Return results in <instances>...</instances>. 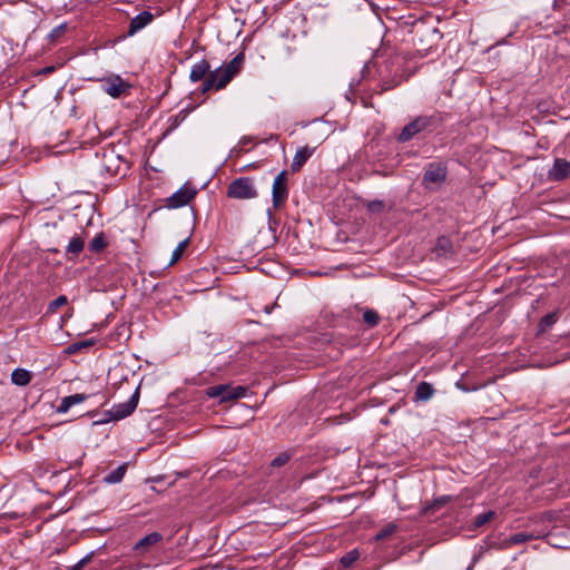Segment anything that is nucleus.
Returning <instances> with one entry per match:
<instances>
[{
    "mask_svg": "<svg viewBox=\"0 0 570 570\" xmlns=\"http://www.w3.org/2000/svg\"><path fill=\"white\" fill-rule=\"evenodd\" d=\"M289 460V455L285 452L278 454L275 459L272 461V466L279 468L286 464Z\"/></svg>",
    "mask_w": 570,
    "mask_h": 570,
    "instance_id": "nucleus-34",
    "label": "nucleus"
},
{
    "mask_svg": "<svg viewBox=\"0 0 570 570\" xmlns=\"http://www.w3.org/2000/svg\"><path fill=\"white\" fill-rule=\"evenodd\" d=\"M258 195L254 179L239 177L234 179L227 188V196L235 199H253Z\"/></svg>",
    "mask_w": 570,
    "mask_h": 570,
    "instance_id": "nucleus-4",
    "label": "nucleus"
},
{
    "mask_svg": "<svg viewBox=\"0 0 570 570\" xmlns=\"http://www.w3.org/2000/svg\"><path fill=\"white\" fill-rule=\"evenodd\" d=\"M108 245V242L104 235V233L97 234L89 243V249L94 253H99L105 249Z\"/></svg>",
    "mask_w": 570,
    "mask_h": 570,
    "instance_id": "nucleus-22",
    "label": "nucleus"
},
{
    "mask_svg": "<svg viewBox=\"0 0 570 570\" xmlns=\"http://www.w3.org/2000/svg\"><path fill=\"white\" fill-rule=\"evenodd\" d=\"M66 31L67 23H60L59 26L55 27L46 37L48 46L57 43L60 40V38L66 33Z\"/></svg>",
    "mask_w": 570,
    "mask_h": 570,
    "instance_id": "nucleus-21",
    "label": "nucleus"
},
{
    "mask_svg": "<svg viewBox=\"0 0 570 570\" xmlns=\"http://www.w3.org/2000/svg\"><path fill=\"white\" fill-rule=\"evenodd\" d=\"M435 252L438 255H448L452 253V243L449 238L442 236L438 238Z\"/></svg>",
    "mask_w": 570,
    "mask_h": 570,
    "instance_id": "nucleus-24",
    "label": "nucleus"
},
{
    "mask_svg": "<svg viewBox=\"0 0 570 570\" xmlns=\"http://www.w3.org/2000/svg\"><path fill=\"white\" fill-rule=\"evenodd\" d=\"M493 517H494L493 511L480 513L474 518L473 524L475 528L483 527L485 523H488L490 520H492Z\"/></svg>",
    "mask_w": 570,
    "mask_h": 570,
    "instance_id": "nucleus-29",
    "label": "nucleus"
},
{
    "mask_svg": "<svg viewBox=\"0 0 570 570\" xmlns=\"http://www.w3.org/2000/svg\"><path fill=\"white\" fill-rule=\"evenodd\" d=\"M442 124V116L440 112H433L432 115H420L409 122L399 134L397 140L400 142H406L414 136L424 131H433Z\"/></svg>",
    "mask_w": 570,
    "mask_h": 570,
    "instance_id": "nucleus-3",
    "label": "nucleus"
},
{
    "mask_svg": "<svg viewBox=\"0 0 570 570\" xmlns=\"http://www.w3.org/2000/svg\"><path fill=\"white\" fill-rule=\"evenodd\" d=\"M85 247V239L80 235H75L70 238L68 245L66 246V255L69 258L77 257Z\"/></svg>",
    "mask_w": 570,
    "mask_h": 570,
    "instance_id": "nucleus-17",
    "label": "nucleus"
},
{
    "mask_svg": "<svg viewBox=\"0 0 570 570\" xmlns=\"http://www.w3.org/2000/svg\"><path fill=\"white\" fill-rule=\"evenodd\" d=\"M395 530H396V525L393 523H390L375 534V540L376 541L385 540L386 538L392 535L395 532Z\"/></svg>",
    "mask_w": 570,
    "mask_h": 570,
    "instance_id": "nucleus-30",
    "label": "nucleus"
},
{
    "mask_svg": "<svg viewBox=\"0 0 570 570\" xmlns=\"http://www.w3.org/2000/svg\"><path fill=\"white\" fill-rule=\"evenodd\" d=\"M197 195V189L186 183L184 184L177 191H175L171 196L166 198V207L168 208H180L189 204L191 199Z\"/></svg>",
    "mask_w": 570,
    "mask_h": 570,
    "instance_id": "nucleus-8",
    "label": "nucleus"
},
{
    "mask_svg": "<svg viewBox=\"0 0 570 570\" xmlns=\"http://www.w3.org/2000/svg\"><path fill=\"white\" fill-rule=\"evenodd\" d=\"M139 401V389L137 387L130 399L125 402L116 405L110 412L112 420H121L130 415L137 407Z\"/></svg>",
    "mask_w": 570,
    "mask_h": 570,
    "instance_id": "nucleus-10",
    "label": "nucleus"
},
{
    "mask_svg": "<svg viewBox=\"0 0 570 570\" xmlns=\"http://www.w3.org/2000/svg\"><path fill=\"white\" fill-rule=\"evenodd\" d=\"M126 471H127V463H124V464L119 465L117 469H115L114 471H111L108 475H106L105 482L109 483V484H115V483L120 482L124 479Z\"/></svg>",
    "mask_w": 570,
    "mask_h": 570,
    "instance_id": "nucleus-20",
    "label": "nucleus"
},
{
    "mask_svg": "<svg viewBox=\"0 0 570 570\" xmlns=\"http://www.w3.org/2000/svg\"><path fill=\"white\" fill-rule=\"evenodd\" d=\"M402 76L395 73L391 79H382L381 91H387L397 87L402 82Z\"/></svg>",
    "mask_w": 570,
    "mask_h": 570,
    "instance_id": "nucleus-25",
    "label": "nucleus"
},
{
    "mask_svg": "<svg viewBox=\"0 0 570 570\" xmlns=\"http://www.w3.org/2000/svg\"><path fill=\"white\" fill-rule=\"evenodd\" d=\"M67 297L65 295H60L55 301H52L48 306L49 313H55L59 307L67 304Z\"/></svg>",
    "mask_w": 570,
    "mask_h": 570,
    "instance_id": "nucleus-33",
    "label": "nucleus"
},
{
    "mask_svg": "<svg viewBox=\"0 0 570 570\" xmlns=\"http://www.w3.org/2000/svg\"><path fill=\"white\" fill-rule=\"evenodd\" d=\"M91 554H88L80 559L75 566H72L69 570H82L85 566L90 561Z\"/></svg>",
    "mask_w": 570,
    "mask_h": 570,
    "instance_id": "nucleus-37",
    "label": "nucleus"
},
{
    "mask_svg": "<svg viewBox=\"0 0 570 570\" xmlns=\"http://www.w3.org/2000/svg\"><path fill=\"white\" fill-rule=\"evenodd\" d=\"M163 540V534L159 532H151L135 543L132 550L137 556H145L150 549Z\"/></svg>",
    "mask_w": 570,
    "mask_h": 570,
    "instance_id": "nucleus-11",
    "label": "nucleus"
},
{
    "mask_svg": "<svg viewBox=\"0 0 570 570\" xmlns=\"http://www.w3.org/2000/svg\"><path fill=\"white\" fill-rule=\"evenodd\" d=\"M39 222H42L40 226V234L43 237V249L47 252L58 253V248L55 245L60 244L67 238V233L62 218L58 212H50L43 209L38 217Z\"/></svg>",
    "mask_w": 570,
    "mask_h": 570,
    "instance_id": "nucleus-1",
    "label": "nucleus"
},
{
    "mask_svg": "<svg viewBox=\"0 0 570 570\" xmlns=\"http://www.w3.org/2000/svg\"><path fill=\"white\" fill-rule=\"evenodd\" d=\"M244 60V52H239L226 66L216 68L214 71L209 72L202 85L200 92L206 94L210 90L218 91L224 89L232 79L239 73Z\"/></svg>",
    "mask_w": 570,
    "mask_h": 570,
    "instance_id": "nucleus-2",
    "label": "nucleus"
},
{
    "mask_svg": "<svg viewBox=\"0 0 570 570\" xmlns=\"http://www.w3.org/2000/svg\"><path fill=\"white\" fill-rule=\"evenodd\" d=\"M188 243H189V239L186 238L177 245V247L174 249V252L171 254L169 265H173L180 259V257L183 256L184 252L186 250V248L188 246Z\"/></svg>",
    "mask_w": 570,
    "mask_h": 570,
    "instance_id": "nucleus-27",
    "label": "nucleus"
},
{
    "mask_svg": "<svg viewBox=\"0 0 570 570\" xmlns=\"http://www.w3.org/2000/svg\"><path fill=\"white\" fill-rule=\"evenodd\" d=\"M56 67L55 66H49V67H46V68H42V69H38V76L40 75H48L52 71H55Z\"/></svg>",
    "mask_w": 570,
    "mask_h": 570,
    "instance_id": "nucleus-39",
    "label": "nucleus"
},
{
    "mask_svg": "<svg viewBox=\"0 0 570 570\" xmlns=\"http://www.w3.org/2000/svg\"><path fill=\"white\" fill-rule=\"evenodd\" d=\"M154 19V16L149 11H142L136 17H134L129 24V35H134L148 26Z\"/></svg>",
    "mask_w": 570,
    "mask_h": 570,
    "instance_id": "nucleus-14",
    "label": "nucleus"
},
{
    "mask_svg": "<svg viewBox=\"0 0 570 570\" xmlns=\"http://www.w3.org/2000/svg\"><path fill=\"white\" fill-rule=\"evenodd\" d=\"M314 150H315V148H309L307 146L299 148L293 157V161L291 164L292 171L293 173L299 171L302 169V167L304 166V164L311 158Z\"/></svg>",
    "mask_w": 570,
    "mask_h": 570,
    "instance_id": "nucleus-13",
    "label": "nucleus"
},
{
    "mask_svg": "<svg viewBox=\"0 0 570 570\" xmlns=\"http://www.w3.org/2000/svg\"><path fill=\"white\" fill-rule=\"evenodd\" d=\"M384 208V204L381 200H373L368 203L367 209L371 213H381Z\"/></svg>",
    "mask_w": 570,
    "mask_h": 570,
    "instance_id": "nucleus-35",
    "label": "nucleus"
},
{
    "mask_svg": "<svg viewBox=\"0 0 570 570\" xmlns=\"http://www.w3.org/2000/svg\"><path fill=\"white\" fill-rule=\"evenodd\" d=\"M446 176L448 167L444 163H430L425 167L422 185L426 189H435L446 180Z\"/></svg>",
    "mask_w": 570,
    "mask_h": 570,
    "instance_id": "nucleus-5",
    "label": "nucleus"
},
{
    "mask_svg": "<svg viewBox=\"0 0 570 570\" xmlns=\"http://www.w3.org/2000/svg\"><path fill=\"white\" fill-rule=\"evenodd\" d=\"M358 557H360L358 551L357 550H352V551L347 552L345 556L342 557L341 563L345 568H348L358 559Z\"/></svg>",
    "mask_w": 570,
    "mask_h": 570,
    "instance_id": "nucleus-31",
    "label": "nucleus"
},
{
    "mask_svg": "<svg viewBox=\"0 0 570 570\" xmlns=\"http://www.w3.org/2000/svg\"><path fill=\"white\" fill-rule=\"evenodd\" d=\"M88 399L87 394L83 393H77L69 396H66L61 400L57 412L58 413H66L69 411V409L76 404H79Z\"/></svg>",
    "mask_w": 570,
    "mask_h": 570,
    "instance_id": "nucleus-16",
    "label": "nucleus"
},
{
    "mask_svg": "<svg viewBox=\"0 0 570 570\" xmlns=\"http://www.w3.org/2000/svg\"><path fill=\"white\" fill-rule=\"evenodd\" d=\"M533 538L532 534H529V533H525V532H519V533H514L512 534L509 539H508V543L510 546H517V544H521V543H524L529 540H531Z\"/></svg>",
    "mask_w": 570,
    "mask_h": 570,
    "instance_id": "nucleus-28",
    "label": "nucleus"
},
{
    "mask_svg": "<svg viewBox=\"0 0 570 570\" xmlns=\"http://www.w3.org/2000/svg\"><path fill=\"white\" fill-rule=\"evenodd\" d=\"M570 175V163L563 158H557L549 170V179L553 181L563 180Z\"/></svg>",
    "mask_w": 570,
    "mask_h": 570,
    "instance_id": "nucleus-12",
    "label": "nucleus"
},
{
    "mask_svg": "<svg viewBox=\"0 0 570 570\" xmlns=\"http://www.w3.org/2000/svg\"><path fill=\"white\" fill-rule=\"evenodd\" d=\"M450 498L446 495L440 497L435 499L432 503L425 505L422 509V514L426 515L430 512H434L436 510H440L443 505H445L449 502Z\"/></svg>",
    "mask_w": 570,
    "mask_h": 570,
    "instance_id": "nucleus-23",
    "label": "nucleus"
},
{
    "mask_svg": "<svg viewBox=\"0 0 570 570\" xmlns=\"http://www.w3.org/2000/svg\"><path fill=\"white\" fill-rule=\"evenodd\" d=\"M363 321L370 327H374L380 323V316L376 311L367 308L363 313Z\"/></svg>",
    "mask_w": 570,
    "mask_h": 570,
    "instance_id": "nucleus-26",
    "label": "nucleus"
},
{
    "mask_svg": "<svg viewBox=\"0 0 570 570\" xmlns=\"http://www.w3.org/2000/svg\"><path fill=\"white\" fill-rule=\"evenodd\" d=\"M210 71V65L207 60L202 59L199 62L191 67L189 79L191 82H197L206 79Z\"/></svg>",
    "mask_w": 570,
    "mask_h": 570,
    "instance_id": "nucleus-15",
    "label": "nucleus"
},
{
    "mask_svg": "<svg viewBox=\"0 0 570 570\" xmlns=\"http://www.w3.org/2000/svg\"><path fill=\"white\" fill-rule=\"evenodd\" d=\"M434 394L433 386L428 382H421L415 390V401H429Z\"/></svg>",
    "mask_w": 570,
    "mask_h": 570,
    "instance_id": "nucleus-18",
    "label": "nucleus"
},
{
    "mask_svg": "<svg viewBox=\"0 0 570 570\" xmlns=\"http://www.w3.org/2000/svg\"><path fill=\"white\" fill-rule=\"evenodd\" d=\"M31 380V373L24 368H16L11 374V381L19 386L27 385Z\"/></svg>",
    "mask_w": 570,
    "mask_h": 570,
    "instance_id": "nucleus-19",
    "label": "nucleus"
},
{
    "mask_svg": "<svg viewBox=\"0 0 570 570\" xmlns=\"http://www.w3.org/2000/svg\"><path fill=\"white\" fill-rule=\"evenodd\" d=\"M92 345V341H82V342H78V343H73L70 348L72 351H78L80 348H83V347H89Z\"/></svg>",
    "mask_w": 570,
    "mask_h": 570,
    "instance_id": "nucleus-38",
    "label": "nucleus"
},
{
    "mask_svg": "<svg viewBox=\"0 0 570 570\" xmlns=\"http://www.w3.org/2000/svg\"><path fill=\"white\" fill-rule=\"evenodd\" d=\"M189 112L190 109L188 108L181 109L174 118V126H177L179 122L184 121Z\"/></svg>",
    "mask_w": 570,
    "mask_h": 570,
    "instance_id": "nucleus-36",
    "label": "nucleus"
},
{
    "mask_svg": "<svg viewBox=\"0 0 570 570\" xmlns=\"http://www.w3.org/2000/svg\"><path fill=\"white\" fill-rule=\"evenodd\" d=\"M102 81L104 90L112 98H119L130 89V85L118 75L107 77Z\"/></svg>",
    "mask_w": 570,
    "mask_h": 570,
    "instance_id": "nucleus-9",
    "label": "nucleus"
},
{
    "mask_svg": "<svg viewBox=\"0 0 570 570\" xmlns=\"http://www.w3.org/2000/svg\"><path fill=\"white\" fill-rule=\"evenodd\" d=\"M206 395L208 397H217L219 399V402L223 403L245 396L246 389L243 386L233 387L229 384H219L208 387L206 390Z\"/></svg>",
    "mask_w": 570,
    "mask_h": 570,
    "instance_id": "nucleus-6",
    "label": "nucleus"
},
{
    "mask_svg": "<svg viewBox=\"0 0 570 570\" xmlns=\"http://www.w3.org/2000/svg\"><path fill=\"white\" fill-rule=\"evenodd\" d=\"M557 322V314L556 313H549L546 316H543L540 321V330L546 331L550 326H552Z\"/></svg>",
    "mask_w": 570,
    "mask_h": 570,
    "instance_id": "nucleus-32",
    "label": "nucleus"
},
{
    "mask_svg": "<svg viewBox=\"0 0 570 570\" xmlns=\"http://www.w3.org/2000/svg\"><path fill=\"white\" fill-rule=\"evenodd\" d=\"M288 175L286 170L281 171L273 181L272 202L273 206L278 209L285 204L288 197Z\"/></svg>",
    "mask_w": 570,
    "mask_h": 570,
    "instance_id": "nucleus-7",
    "label": "nucleus"
}]
</instances>
